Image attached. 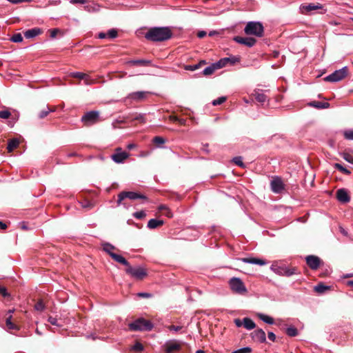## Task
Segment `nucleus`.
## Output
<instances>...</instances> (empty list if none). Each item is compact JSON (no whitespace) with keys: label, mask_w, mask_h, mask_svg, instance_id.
I'll use <instances>...</instances> for the list:
<instances>
[{"label":"nucleus","mask_w":353,"mask_h":353,"mask_svg":"<svg viewBox=\"0 0 353 353\" xmlns=\"http://www.w3.org/2000/svg\"><path fill=\"white\" fill-rule=\"evenodd\" d=\"M216 69L214 63L212 64L210 66L206 67L202 72L203 74L205 76L212 74Z\"/></svg>","instance_id":"nucleus-35"},{"label":"nucleus","mask_w":353,"mask_h":353,"mask_svg":"<svg viewBox=\"0 0 353 353\" xmlns=\"http://www.w3.org/2000/svg\"><path fill=\"white\" fill-rule=\"evenodd\" d=\"M306 263L307 265L312 269V270H316L321 264V259L314 255H309L305 258Z\"/></svg>","instance_id":"nucleus-14"},{"label":"nucleus","mask_w":353,"mask_h":353,"mask_svg":"<svg viewBox=\"0 0 353 353\" xmlns=\"http://www.w3.org/2000/svg\"><path fill=\"white\" fill-rule=\"evenodd\" d=\"M129 199L130 200H135L137 199H147V197L142 194L134 192H121L118 195V200H117V205H123L124 207H127V205L125 202H123V200L125 199Z\"/></svg>","instance_id":"nucleus-5"},{"label":"nucleus","mask_w":353,"mask_h":353,"mask_svg":"<svg viewBox=\"0 0 353 353\" xmlns=\"http://www.w3.org/2000/svg\"><path fill=\"white\" fill-rule=\"evenodd\" d=\"M320 8H321V6L319 3H318L316 5L313 4V3L303 4L301 6V12L303 14H306V13H308L310 12L316 10H318Z\"/></svg>","instance_id":"nucleus-18"},{"label":"nucleus","mask_w":353,"mask_h":353,"mask_svg":"<svg viewBox=\"0 0 353 353\" xmlns=\"http://www.w3.org/2000/svg\"><path fill=\"white\" fill-rule=\"evenodd\" d=\"M183 328L182 326H176V325H169L168 327V329L170 330V331H172V332H179L180 331L181 329Z\"/></svg>","instance_id":"nucleus-55"},{"label":"nucleus","mask_w":353,"mask_h":353,"mask_svg":"<svg viewBox=\"0 0 353 353\" xmlns=\"http://www.w3.org/2000/svg\"><path fill=\"white\" fill-rule=\"evenodd\" d=\"M334 168H336L337 170H340L343 174H350V171L349 170H347V168H344L340 163H335L334 164Z\"/></svg>","instance_id":"nucleus-42"},{"label":"nucleus","mask_w":353,"mask_h":353,"mask_svg":"<svg viewBox=\"0 0 353 353\" xmlns=\"http://www.w3.org/2000/svg\"><path fill=\"white\" fill-rule=\"evenodd\" d=\"M125 272L131 275L132 277L139 280L143 279L147 275L146 271L143 268H133L130 266V265H129L126 268Z\"/></svg>","instance_id":"nucleus-9"},{"label":"nucleus","mask_w":353,"mask_h":353,"mask_svg":"<svg viewBox=\"0 0 353 353\" xmlns=\"http://www.w3.org/2000/svg\"><path fill=\"white\" fill-rule=\"evenodd\" d=\"M0 294L3 296V297H7V296H9L10 294L8 293L7 290H6V288L3 286H1L0 285Z\"/></svg>","instance_id":"nucleus-57"},{"label":"nucleus","mask_w":353,"mask_h":353,"mask_svg":"<svg viewBox=\"0 0 353 353\" xmlns=\"http://www.w3.org/2000/svg\"><path fill=\"white\" fill-rule=\"evenodd\" d=\"M308 105L311 107H314L316 109H325L328 108L330 107V103L327 102H321V101H314L312 102H310Z\"/></svg>","instance_id":"nucleus-20"},{"label":"nucleus","mask_w":353,"mask_h":353,"mask_svg":"<svg viewBox=\"0 0 353 353\" xmlns=\"http://www.w3.org/2000/svg\"><path fill=\"white\" fill-rule=\"evenodd\" d=\"M348 70L347 67H343L341 69L337 70L325 77L324 80L329 82H337L343 79L347 74Z\"/></svg>","instance_id":"nucleus-6"},{"label":"nucleus","mask_w":353,"mask_h":353,"mask_svg":"<svg viewBox=\"0 0 353 353\" xmlns=\"http://www.w3.org/2000/svg\"><path fill=\"white\" fill-rule=\"evenodd\" d=\"M254 96L256 100L260 103H264L267 99L266 95L262 91L256 92Z\"/></svg>","instance_id":"nucleus-32"},{"label":"nucleus","mask_w":353,"mask_h":353,"mask_svg":"<svg viewBox=\"0 0 353 353\" xmlns=\"http://www.w3.org/2000/svg\"><path fill=\"white\" fill-rule=\"evenodd\" d=\"M257 316L261 321H263V322H265L268 324L272 325L274 323V319L268 315H265L262 313H259L257 314Z\"/></svg>","instance_id":"nucleus-30"},{"label":"nucleus","mask_w":353,"mask_h":353,"mask_svg":"<svg viewBox=\"0 0 353 353\" xmlns=\"http://www.w3.org/2000/svg\"><path fill=\"white\" fill-rule=\"evenodd\" d=\"M205 64V61H201L199 63L194 65H186L184 66L185 70L194 71L200 68L202 65Z\"/></svg>","instance_id":"nucleus-27"},{"label":"nucleus","mask_w":353,"mask_h":353,"mask_svg":"<svg viewBox=\"0 0 353 353\" xmlns=\"http://www.w3.org/2000/svg\"><path fill=\"white\" fill-rule=\"evenodd\" d=\"M242 261L246 263L256 264V265H264L267 263L266 261L263 259L253 258V257L243 258V259H242Z\"/></svg>","instance_id":"nucleus-19"},{"label":"nucleus","mask_w":353,"mask_h":353,"mask_svg":"<svg viewBox=\"0 0 353 353\" xmlns=\"http://www.w3.org/2000/svg\"><path fill=\"white\" fill-rule=\"evenodd\" d=\"M271 270L279 275L286 276H290L293 274H295L296 271V269L294 268H289L285 265L279 266L276 264H272L271 266Z\"/></svg>","instance_id":"nucleus-7"},{"label":"nucleus","mask_w":353,"mask_h":353,"mask_svg":"<svg viewBox=\"0 0 353 353\" xmlns=\"http://www.w3.org/2000/svg\"><path fill=\"white\" fill-rule=\"evenodd\" d=\"M163 224V221L162 220L152 219L148 222L147 226L150 229H154L162 225Z\"/></svg>","instance_id":"nucleus-25"},{"label":"nucleus","mask_w":353,"mask_h":353,"mask_svg":"<svg viewBox=\"0 0 353 353\" xmlns=\"http://www.w3.org/2000/svg\"><path fill=\"white\" fill-rule=\"evenodd\" d=\"M55 111V109L50 108L49 107H47L46 110H43L40 112L39 114V117L40 119L45 118L50 112Z\"/></svg>","instance_id":"nucleus-38"},{"label":"nucleus","mask_w":353,"mask_h":353,"mask_svg":"<svg viewBox=\"0 0 353 353\" xmlns=\"http://www.w3.org/2000/svg\"><path fill=\"white\" fill-rule=\"evenodd\" d=\"M228 58H229L228 63H230V65H234L236 63L239 62V61H240V58L239 57L232 56V57H230Z\"/></svg>","instance_id":"nucleus-54"},{"label":"nucleus","mask_w":353,"mask_h":353,"mask_svg":"<svg viewBox=\"0 0 353 353\" xmlns=\"http://www.w3.org/2000/svg\"><path fill=\"white\" fill-rule=\"evenodd\" d=\"M81 206L83 208H91L92 205L91 203H90L89 201H86L85 203H83L81 204Z\"/></svg>","instance_id":"nucleus-62"},{"label":"nucleus","mask_w":353,"mask_h":353,"mask_svg":"<svg viewBox=\"0 0 353 353\" xmlns=\"http://www.w3.org/2000/svg\"><path fill=\"white\" fill-rule=\"evenodd\" d=\"M117 37V31L115 29H110L107 32V37L114 39Z\"/></svg>","instance_id":"nucleus-47"},{"label":"nucleus","mask_w":353,"mask_h":353,"mask_svg":"<svg viewBox=\"0 0 353 353\" xmlns=\"http://www.w3.org/2000/svg\"><path fill=\"white\" fill-rule=\"evenodd\" d=\"M229 285L231 290L237 294H245L248 290L242 280L237 277H232L229 281Z\"/></svg>","instance_id":"nucleus-4"},{"label":"nucleus","mask_w":353,"mask_h":353,"mask_svg":"<svg viewBox=\"0 0 353 353\" xmlns=\"http://www.w3.org/2000/svg\"><path fill=\"white\" fill-rule=\"evenodd\" d=\"M84 9L89 12H97L100 10V6L97 3L87 5Z\"/></svg>","instance_id":"nucleus-28"},{"label":"nucleus","mask_w":353,"mask_h":353,"mask_svg":"<svg viewBox=\"0 0 353 353\" xmlns=\"http://www.w3.org/2000/svg\"><path fill=\"white\" fill-rule=\"evenodd\" d=\"M146 214L144 211L136 212L133 214V216L138 219H141L145 216Z\"/></svg>","instance_id":"nucleus-52"},{"label":"nucleus","mask_w":353,"mask_h":353,"mask_svg":"<svg viewBox=\"0 0 353 353\" xmlns=\"http://www.w3.org/2000/svg\"><path fill=\"white\" fill-rule=\"evenodd\" d=\"M110 256L115 261L127 266V268L130 265V263L128 262V261L124 257H123L122 256H121L119 254H117L116 253H111Z\"/></svg>","instance_id":"nucleus-21"},{"label":"nucleus","mask_w":353,"mask_h":353,"mask_svg":"<svg viewBox=\"0 0 353 353\" xmlns=\"http://www.w3.org/2000/svg\"><path fill=\"white\" fill-rule=\"evenodd\" d=\"M72 77L84 80L85 84L91 83V80L90 79V77L86 74L77 72L72 73Z\"/></svg>","instance_id":"nucleus-22"},{"label":"nucleus","mask_w":353,"mask_h":353,"mask_svg":"<svg viewBox=\"0 0 353 353\" xmlns=\"http://www.w3.org/2000/svg\"><path fill=\"white\" fill-rule=\"evenodd\" d=\"M205 35H206V32H205V31H203V30L199 31V32L197 33V36H198V37H199V38H203V37H204Z\"/></svg>","instance_id":"nucleus-63"},{"label":"nucleus","mask_w":353,"mask_h":353,"mask_svg":"<svg viewBox=\"0 0 353 353\" xmlns=\"http://www.w3.org/2000/svg\"><path fill=\"white\" fill-rule=\"evenodd\" d=\"M268 339L272 341H274L276 339V335L272 332H268Z\"/></svg>","instance_id":"nucleus-61"},{"label":"nucleus","mask_w":353,"mask_h":353,"mask_svg":"<svg viewBox=\"0 0 353 353\" xmlns=\"http://www.w3.org/2000/svg\"><path fill=\"white\" fill-rule=\"evenodd\" d=\"M129 157V154L123 151L121 148H117L115 152L112 154V159L117 163H123Z\"/></svg>","instance_id":"nucleus-11"},{"label":"nucleus","mask_w":353,"mask_h":353,"mask_svg":"<svg viewBox=\"0 0 353 353\" xmlns=\"http://www.w3.org/2000/svg\"><path fill=\"white\" fill-rule=\"evenodd\" d=\"M336 199L339 201L346 203L350 201V196L348 191L345 188L339 189L336 191Z\"/></svg>","instance_id":"nucleus-15"},{"label":"nucleus","mask_w":353,"mask_h":353,"mask_svg":"<svg viewBox=\"0 0 353 353\" xmlns=\"http://www.w3.org/2000/svg\"><path fill=\"white\" fill-rule=\"evenodd\" d=\"M244 32L247 35L261 37L264 33V27L259 21H249L244 28Z\"/></svg>","instance_id":"nucleus-2"},{"label":"nucleus","mask_w":353,"mask_h":353,"mask_svg":"<svg viewBox=\"0 0 353 353\" xmlns=\"http://www.w3.org/2000/svg\"><path fill=\"white\" fill-rule=\"evenodd\" d=\"M158 210L168 218H171L172 216V213L171 212L170 209L165 205H159Z\"/></svg>","instance_id":"nucleus-29"},{"label":"nucleus","mask_w":353,"mask_h":353,"mask_svg":"<svg viewBox=\"0 0 353 353\" xmlns=\"http://www.w3.org/2000/svg\"><path fill=\"white\" fill-rule=\"evenodd\" d=\"M152 327V323L143 318H139L129 324L131 331H150Z\"/></svg>","instance_id":"nucleus-3"},{"label":"nucleus","mask_w":353,"mask_h":353,"mask_svg":"<svg viewBox=\"0 0 353 353\" xmlns=\"http://www.w3.org/2000/svg\"><path fill=\"white\" fill-rule=\"evenodd\" d=\"M229 63V58H223L220 59L219 61L214 63V65L216 68V69L222 68L225 66H226Z\"/></svg>","instance_id":"nucleus-34"},{"label":"nucleus","mask_w":353,"mask_h":353,"mask_svg":"<svg viewBox=\"0 0 353 353\" xmlns=\"http://www.w3.org/2000/svg\"><path fill=\"white\" fill-rule=\"evenodd\" d=\"M343 159L348 163L353 164V157L349 154H344L343 156Z\"/></svg>","instance_id":"nucleus-56"},{"label":"nucleus","mask_w":353,"mask_h":353,"mask_svg":"<svg viewBox=\"0 0 353 353\" xmlns=\"http://www.w3.org/2000/svg\"><path fill=\"white\" fill-rule=\"evenodd\" d=\"M243 326L245 329H247L248 330H251L255 328L256 324L251 319L245 317V318L243 319Z\"/></svg>","instance_id":"nucleus-24"},{"label":"nucleus","mask_w":353,"mask_h":353,"mask_svg":"<svg viewBox=\"0 0 353 353\" xmlns=\"http://www.w3.org/2000/svg\"><path fill=\"white\" fill-rule=\"evenodd\" d=\"M132 350L134 351H136V352H141L143 350V345L139 343V342H137L131 348Z\"/></svg>","instance_id":"nucleus-48"},{"label":"nucleus","mask_w":353,"mask_h":353,"mask_svg":"<svg viewBox=\"0 0 353 353\" xmlns=\"http://www.w3.org/2000/svg\"><path fill=\"white\" fill-rule=\"evenodd\" d=\"M153 142L157 145H160L161 144H163L165 143V139L161 137H155L153 139Z\"/></svg>","instance_id":"nucleus-51"},{"label":"nucleus","mask_w":353,"mask_h":353,"mask_svg":"<svg viewBox=\"0 0 353 353\" xmlns=\"http://www.w3.org/2000/svg\"><path fill=\"white\" fill-rule=\"evenodd\" d=\"M271 190L273 192L279 194L284 190V184L281 178L276 176L273 178L270 182Z\"/></svg>","instance_id":"nucleus-12"},{"label":"nucleus","mask_w":353,"mask_h":353,"mask_svg":"<svg viewBox=\"0 0 353 353\" xmlns=\"http://www.w3.org/2000/svg\"><path fill=\"white\" fill-rule=\"evenodd\" d=\"M330 287L325 285L322 283H319L314 287V290L318 293H323L325 290H328Z\"/></svg>","instance_id":"nucleus-37"},{"label":"nucleus","mask_w":353,"mask_h":353,"mask_svg":"<svg viewBox=\"0 0 353 353\" xmlns=\"http://www.w3.org/2000/svg\"><path fill=\"white\" fill-rule=\"evenodd\" d=\"M41 30L39 28H32L26 30L24 32V36L26 39H31L35 37L41 33Z\"/></svg>","instance_id":"nucleus-23"},{"label":"nucleus","mask_w":353,"mask_h":353,"mask_svg":"<svg viewBox=\"0 0 353 353\" xmlns=\"http://www.w3.org/2000/svg\"><path fill=\"white\" fill-rule=\"evenodd\" d=\"M234 40L240 43L251 48L255 45L256 40L252 37H235Z\"/></svg>","instance_id":"nucleus-13"},{"label":"nucleus","mask_w":353,"mask_h":353,"mask_svg":"<svg viewBox=\"0 0 353 353\" xmlns=\"http://www.w3.org/2000/svg\"><path fill=\"white\" fill-rule=\"evenodd\" d=\"M232 161L241 168H245V164L243 162L241 157H236L233 158Z\"/></svg>","instance_id":"nucleus-45"},{"label":"nucleus","mask_w":353,"mask_h":353,"mask_svg":"<svg viewBox=\"0 0 353 353\" xmlns=\"http://www.w3.org/2000/svg\"><path fill=\"white\" fill-rule=\"evenodd\" d=\"M10 116V112L7 110H0V118L1 119H8Z\"/></svg>","instance_id":"nucleus-53"},{"label":"nucleus","mask_w":353,"mask_h":353,"mask_svg":"<svg viewBox=\"0 0 353 353\" xmlns=\"http://www.w3.org/2000/svg\"><path fill=\"white\" fill-rule=\"evenodd\" d=\"M172 32L168 27H155L150 28L145 37L152 41H163L172 37Z\"/></svg>","instance_id":"nucleus-1"},{"label":"nucleus","mask_w":353,"mask_h":353,"mask_svg":"<svg viewBox=\"0 0 353 353\" xmlns=\"http://www.w3.org/2000/svg\"><path fill=\"white\" fill-rule=\"evenodd\" d=\"M103 249L110 256L111 253H114L112 250H115V247L109 243H105L103 244Z\"/></svg>","instance_id":"nucleus-36"},{"label":"nucleus","mask_w":353,"mask_h":353,"mask_svg":"<svg viewBox=\"0 0 353 353\" xmlns=\"http://www.w3.org/2000/svg\"><path fill=\"white\" fill-rule=\"evenodd\" d=\"M45 308L46 306L42 300H39L34 305V309L37 311H43Z\"/></svg>","instance_id":"nucleus-43"},{"label":"nucleus","mask_w":353,"mask_h":353,"mask_svg":"<svg viewBox=\"0 0 353 353\" xmlns=\"http://www.w3.org/2000/svg\"><path fill=\"white\" fill-rule=\"evenodd\" d=\"M12 319V315L10 314L9 316H8L6 318V327L8 330H18L19 327L17 325H15L14 323H13L11 321Z\"/></svg>","instance_id":"nucleus-31"},{"label":"nucleus","mask_w":353,"mask_h":353,"mask_svg":"<svg viewBox=\"0 0 353 353\" xmlns=\"http://www.w3.org/2000/svg\"><path fill=\"white\" fill-rule=\"evenodd\" d=\"M132 121H138L140 123H145V114H137L132 119Z\"/></svg>","instance_id":"nucleus-39"},{"label":"nucleus","mask_w":353,"mask_h":353,"mask_svg":"<svg viewBox=\"0 0 353 353\" xmlns=\"http://www.w3.org/2000/svg\"><path fill=\"white\" fill-rule=\"evenodd\" d=\"M150 94V92L147 91H137L131 92L127 96L126 100L129 99L131 101H141L145 99Z\"/></svg>","instance_id":"nucleus-10"},{"label":"nucleus","mask_w":353,"mask_h":353,"mask_svg":"<svg viewBox=\"0 0 353 353\" xmlns=\"http://www.w3.org/2000/svg\"><path fill=\"white\" fill-rule=\"evenodd\" d=\"M48 321L50 324H52V325H55V326H57V327H62V325H63L61 323H60L59 322L58 319H57L56 317H53V316H50L48 317Z\"/></svg>","instance_id":"nucleus-40"},{"label":"nucleus","mask_w":353,"mask_h":353,"mask_svg":"<svg viewBox=\"0 0 353 353\" xmlns=\"http://www.w3.org/2000/svg\"><path fill=\"white\" fill-rule=\"evenodd\" d=\"M130 64L132 65H148L151 63V61L145 59H137L132 60L128 62Z\"/></svg>","instance_id":"nucleus-33"},{"label":"nucleus","mask_w":353,"mask_h":353,"mask_svg":"<svg viewBox=\"0 0 353 353\" xmlns=\"http://www.w3.org/2000/svg\"><path fill=\"white\" fill-rule=\"evenodd\" d=\"M226 99L227 98L225 97H219L218 99L214 100L212 102V103L213 105H221L226 101Z\"/></svg>","instance_id":"nucleus-46"},{"label":"nucleus","mask_w":353,"mask_h":353,"mask_svg":"<svg viewBox=\"0 0 353 353\" xmlns=\"http://www.w3.org/2000/svg\"><path fill=\"white\" fill-rule=\"evenodd\" d=\"M339 231L343 235L345 236L348 235L347 232L343 227H339Z\"/></svg>","instance_id":"nucleus-64"},{"label":"nucleus","mask_w":353,"mask_h":353,"mask_svg":"<svg viewBox=\"0 0 353 353\" xmlns=\"http://www.w3.org/2000/svg\"><path fill=\"white\" fill-rule=\"evenodd\" d=\"M99 117L98 111H90L86 112L81 118V121L85 125H91L96 123Z\"/></svg>","instance_id":"nucleus-8"},{"label":"nucleus","mask_w":353,"mask_h":353,"mask_svg":"<svg viewBox=\"0 0 353 353\" xmlns=\"http://www.w3.org/2000/svg\"><path fill=\"white\" fill-rule=\"evenodd\" d=\"M70 3L72 4H77V3L84 4L86 3V0H70Z\"/></svg>","instance_id":"nucleus-59"},{"label":"nucleus","mask_w":353,"mask_h":353,"mask_svg":"<svg viewBox=\"0 0 353 353\" xmlns=\"http://www.w3.org/2000/svg\"><path fill=\"white\" fill-rule=\"evenodd\" d=\"M286 333L290 336H295L298 334L297 329L294 327H289L286 330Z\"/></svg>","instance_id":"nucleus-41"},{"label":"nucleus","mask_w":353,"mask_h":353,"mask_svg":"<svg viewBox=\"0 0 353 353\" xmlns=\"http://www.w3.org/2000/svg\"><path fill=\"white\" fill-rule=\"evenodd\" d=\"M10 40L14 43H19L23 41V37L20 33H17L12 35Z\"/></svg>","instance_id":"nucleus-44"},{"label":"nucleus","mask_w":353,"mask_h":353,"mask_svg":"<svg viewBox=\"0 0 353 353\" xmlns=\"http://www.w3.org/2000/svg\"><path fill=\"white\" fill-rule=\"evenodd\" d=\"M164 347L166 353H173L180 349L181 345L176 341H170L167 342Z\"/></svg>","instance_id":"nucleus-17"},{"label":"nucleus","mask_w":353,"mask_h":353,"mask_svg":"<svg viewBox=\"0 0 353 353\" xmlns=\"http://www.w3.org/2000/svg\"><path fill=\"white\" fill-rule=\"evenodd\" d=\"M251 336L254 341L264 343L266 340L265 333L262 329H257L251 333Z\"/></svg>","instance_id":"nucleus-16"},{"label":"nucleus","mask_w":353,"mask_h":353,"mask_svg":"<svg viewBox=\"0 0 353 353\" xmlns=\"http://www.w3.org/2000/svg\"><path fill=\"white\" fill-rule=\"evenodd\" d=\"M234 323L236 327H240L243 326V320L241 321L239 319H234Z\"/></svg>","instance_id":"nucleus-60"},{"label":"nucleus","mask_w":353,"mask_h":353,"mask_svg":"<svg viewBox=\"0 0 353 353\" xmlns=\"http://www.w3.org/2000/svg\"><path fill=\"white\" fill-rule=\"evenodd\" d=\"M252 349L249 347H245L234 351L232 353H250Z\"/></svg>","instance_id":"nucleus-50"},{"label":"nucleus","mask_w":353,"mask_h":353,"mask_svg":"<svg viewBox=\"0 0 353 353\" xmlns=\"http://www.w3.org/2000/svg\"><path fill=\"white\" fill-rule=\"evenodd\" d=\"M139 297L141 298H150L152 297V294L146 292H139L137 294Z\"/></svg>","instance_id":"nucleus-58"},{"label":"nucleus","mask_w":353,"mask_h":353,"mask_svg":"<svg viewBox=\"0 0 353 353\" xmlns=\"http://www.w3.org/2000/svg\"><path fill=\"white\" fill-rule=\"evenodd\" d=\"M344 137L347 140H353V130H345L343 133Z\"/></svg>","instance_id":"nucleus-49"},{"label":"nucleus","mask_w":353,"mask_h":353,"mask_svg":"<svg viewBox=\"0 0 353 353\" xmlns=\"http://www.w3.org/2000/svg\"><path fill=\"white\" fill-rule=\"evenodd\" d=\"M19 144V141L17 139H12L9 140L7 150L9 152H12L15 148L18 147Z\"/></svg>","instance_id":"nucleus-26"}]
</instances>
